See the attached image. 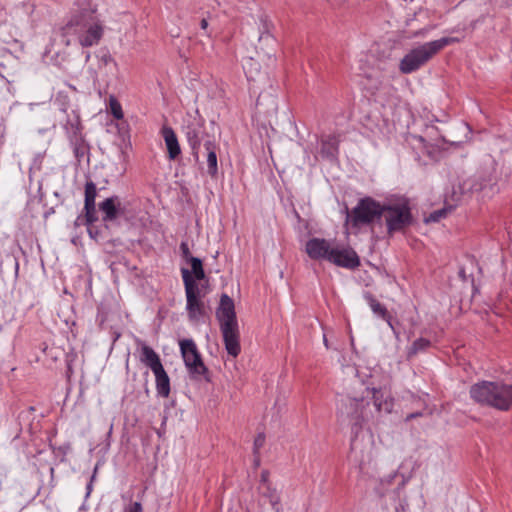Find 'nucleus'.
<instances>
[{
	"label": "nucleus",
	"mask_w": 512,
	"mask_h": 512,
	"mask_svg": "<svg viewBox=\"0 0 512 512\" xmlns=\"http://www.w3.org/2000/svg\"><path fill=\"white\" fill-rule=\"evenodd\" d=\"M368 394L372 395L373 405L379 414H389L392 412L394 402L389 395H385L380 389L375 388L368 391Z\"/></svg>",
	"instance_id": "obj_15"
},
{
	"label": "nucleus",
	"mask_w": 512,
	"mask_h": 512,
	"mask_svg": "<svg viewBox=\"0 0 512 512\" xmlns=\"http://www.w3.org/2000/svg\"><path fill=\"white\" fill-rule=\"evenodd\" d=\"M369 305H370V308L372 309V311L376 315H378L381 318H383L384 320H386L388 322V324L392 327L391 322H390V316H389L388 311L385 308V306H383L379 301H377L374 298L370 299Z\"/></svg>",
	"instance_id": "obj_19"
},
{
	"label": "nucleus",
	"mask_w": 512,
	"mask_h": 512,
	"mask_svg": "<svg viewBox=\"0 0 512 512\" xmlns=\"http://www.w3.org/2000/svg\"><path fill=\"white\" fill-rule=\"evenodd\" d=\"M97 196V188L94 182L88 181L85 184V200L84 205H95Z\"/></svg>",
	"instance_id": "obj_21"
},
{
	"label": "nucleus",
	"mask_w": 512,
	"mask_h": 512,
	"mask_svg": "<svg viewBox=\"0 0 512 512\" xmlns=\"http://www.w3.org/2000/svg\"><path fill=\"white\" fill-rule=\"evenodd\" d=\"M261 489L262 496L269 501L274 512H280L281 498L277 490L272 488L270 484L263 486Z\"/></svg>",
	"instance_id": "obj_18"
},
{
	"label": "nucleus",
	"mask_w": 512,
	"mask_h": 512,
	"mask_svg": "<svg viewBox=\"0 0 512 512\" xmlns=\"http://www.w3.org/2000/svg\"><path fill=\"white\" fill-rule=\"evenodd\" d=\"M200 27H201V29H203V30H207V28H208V21H207V19L203 18V19L200 21Z\"/></svg>",
	"instance_id": "obj_31"
},
{
	"label": "nucleus",
	"mask_w": 512,
	"mask_h": 512,
	"mask_svg": "<svg viewBox=\"0 0 512 512\" xmlns=\"http://www.w3.org/2000/svg\"><path fill=\"white\" fill-rule=\"evenodd\" d=\"M142 505L139 502L131 503L125 510V512H142Z\"/></svg>",
	"instance_id": "obj_29"
},
{
	"label": "nucleus",
	"mask_w": 512,
	"mask_h": 512,
	"mask_svg": "<svg viewBox=\"0 0 512 512\" xmlns=\"http://www.w3.org/2000/svg\"><path fill=\"white\" fill-rule=\"evenodd\" d=\"M181 275L186 295V310L190 320L197 321L205 314V305L202 300V292L199 285L192 277V273L183 268Z\"/></svg>",
	"instance_id": "obj_7"
},
{
	"label": "nucleus",
	"mask_w": 512,
	"mask_h": 512,
	"mask_svg": "<svg viewBox=\"0 0 512 512\" xmlns=\"http://www.w3.org/2000/svg\"><path fill=\"white\" fill-rule=\"evenodd\" d=\"M84 224L85 225H91L95 221H97V215H96V208L95 205H84Z\"/></svg>",
	"instance_id": "obj_26"
},
{
	"label": "nucleus",
	"mask_w": 512,
	"mask_h": 512,
	"mask_svg": "<svg viewBox=\"0 0 512 512\" xmlns=\"http://www.w3.org/2000/svg\"><path fill=\"white\" fill-rule=\"evenodd\" d=\"M457 41V38L454 37H443L438 40L424 43L417 48L412 49L401 59L399 70L404 74L416 71L425 65L443 48Z\"/></svg>",
	"instance_id": "obj_4"
},
{
	"label": "nucleus",
	"mask_w": 512,
	"mask_h": 512,
	"mask_svg": "<svg viewBox=\"0 0 512 512\" xmlns=\"http://www.w3.org/2000/svg\"><path fill=\"white\" fill-rule=\"evenodd\" d=\"M368 401L363 398L346 397L341 400L337 411L340 423L350 426L351 433L356 437L362 431L364 423L368 420Z\"/></svg>",
	"instance_id": "obj_5"
},
{
	"label": "nucleus",
	"mask_w": 512,
	"mask_h": 512,
	"mask_svg": "<svg viewBox=\"0 0 512 512\" xmlns=\"http://www.w3.org/2000/svg\"><path fill=\"white\" fill-rule=\"evenodd\" d=\"M216 316L220 323V329L227 353L232 357H237L241 351L238 323L234 302L228 295L223 294L221 296Z\"/></svg>",
	"instance_id": "obj_3"
},
{
	"label": "nucleus",
	"mask_w": 512,
	"mask_h": 512,
	"mask_svg": "<svg viewBox=\"0 0 512 512\" xmlns=\"http://www.w3.org/2000/svg\"><path fill=\"white\" fill-rule=\"evenodd\" d=\"M104 28V23L97 14L96 5L87 2L71 13L61 31L65 37L76 35L79 44L86 48L99 44L104 35Z\"/></svg>",
	"instance_id": "obj_1"
},
{
	"label": "nucleus",
	"mask_w": 512,
	"mask_h": 512,
	"mask_svg": "<svg viewBox=\"0 0 512 512\" xmlns=\"http://www.w3.org/2000/svg\"><path fill=\"white\" fill-rule=\"evenodd\" d=\"M65 44H66L67 46H68V45H70V40H69V39H67V40L65 41Z\"/></svg>",
	"instance_id": "obj_33"
},
{
	"label": "nucleus",
	"mask_w": 512,
	"mask_h": 512,
	"mask_svg": "<svg viewBox=\"0 0 512 512\" xmlns=\"http://www.w3.org/2000/svg\"><path fill=\"white\" fill-rule=\"evenodd\" d=\"M203 131L196 127H188L186 133L187 142L192 150V154L196 160L199 158V149L202 142Z\"/></svg>",
	"instance_id": "obj_16"
},
{
	"label": "nucleus",
	"mask_w": 512,
	"mask_h": 512,
	"mask_svg": "<svg viewBox=\"0 0 512 512\" xmlns=\"http://www.w3.org/2000/svg\"><path fill=\"white\" fill-rule=\"evenodd\" d=\"M448 210L443 208L432 212L427 218L426 222H439L441 219L446 217Z\"/></svg>",
	"instance_id": "obj_27"
},
{
	"label": "nucleus",
	"mask_w": 512,
	"mask_h": 512,
	"mask_svg": "<svg viewBox=\"0 0 512 512\" xmlns=\"http://www.w3.org/2000/svg\"><path fill=\"white\" fill-rule=\"evenodd\" d=\"M99 209L103 213V221H114L121 213V202L117 196L109 197L99 204Z\"/></svg>",
	"instance_id": "obj_14"
},
{
	"label": "nucleus",
	"mask_w": 512,
	"mask_h": 512,
	"mask_svg": "<svg viewBox=\"0 0 512 512\" xmlns=\"http://www.w3.org/2000/svg\"><path fill=\"white\" fill-rule=\"evenodd\" d=\"M204 146L208 152V155H207L208 174L210 176L214 177L218 172L216 145L214 144L213 141L207 140L204 143Z\"/></svg>",
	"instance_id": "obj_17"
},
{
	"label": "nucleus",
	"mask_w": 512,
	"mask_h": 512,
	"mask_svg": "<svg viewBox=\"0 0 512 512\" xmlns=\"http://www.w3.org/2000/svg\"><path fill=\"white\" fill-rule=\"evenodd\" d=\"M265 444V435L263 433H259L255 439H254V443H253V453H254V456H255V464L258 466L259 465V451L260 449L264 446Z\"/></svg>",
	"instance_id": "obj_25"
},
{
	"label": "nucleus",
	"mask_w": 512,
	"mask_h": 512,
	"mask_svg": "<svg viewBox=\"0 0 512 512\" xmlns=\"http://www.w3.org/2000/svg\"><path fill=\"white\" fill-rule=\"evenodd\" d=\"M333 246L330 241L323 238H312L307 241L305 251L313 260H326L329 262Z\"/></svg>",
	"instance_id": "obj_12"
},
{
	"label": "nucleus",
	"mask_w": 512,
	"mask_h": 512,
	"mask_svg": "<svg viewBox=\"0 0 512 512\" xmlns=\"http://www.w3.org/2000/svg\"><path fill=\"white\" fill-rule=\"evenodd\" d=\"M383 215V206L370 197L360 199L348 214V221L353 227L371 224Z\"/></svg>",
	"instance_id": "obj_8"
},
{
	"label": "nucleus",
	"mask_w": 512,
	"mask_h": 512,
	"mask_svg": "<svg viewBox=\"0 0 512 512\" xmlns=\"http://www.w3.org/2000/svg\"><path fill=\"white\" fill-rule=\"evenodd\" d=\"M267 476H268L267 472H263L262 475H261V480H262V482L264 484L263 486L268 484L267 483Z\"/></svg>",
	"instance_id": "obj_32"
},
{
	"label": "nucleus",
	"mask_w": 512,
	"mask_h": 512,
	"mask_svg": "<svg viewBox=\"0 0 512 512\" xmlns=\"http://www.w3.org/2000/svg\"><path fill=\"white\" fill-rule=\"evenodd\" d=\"M192 277L194 280H203L205 278V272L203 269L202 261L199 258H191Z\"/></svg>",
	"instance_id": "obj_23"
},
{
	"label": "nucleus",
	"mask_w": 512,
	"mask_h": 512,
	"mask_svg": "<svg viewBox=\"0 0 512 512\" xmlns=\"http://www.w3.org/2000/svg\"><path fill=\"white\" fill-rule=\"evenodd\" d=\"M329 262L347 269H355L360 265L357 253L350 247L333 246Z\"/></svg>",
	"instance_id": "obj_11"
},
{
	"label": "nucleus",
	"mask_w": 512,
	"mask_h": 512,
	"mask_svg": "<svg viewBox=\"0 0 512 512\" xmlns=\"http://www.w3.org/2000/svg\"><path fill=\"white\" fill-rule=\"evenodd\" d=\"M140 360L149 367L155 375L157 394L167 398L170 394V378L166 373L159 355L148 345H142Z\"/></svg>",
	"instance_id": "obj_6"
},
{
	"label": "nucleus",
	"mask_w": 512,
	"mask_h": 512,
	"mask_svg": "<svg viewBox=\"0 0 512 512\" xmlns=\"http://www.w3.org/2000/svg\"><path fill=\"white\" fill-rule=\"evenodd\" d=\"M180 351L185 366L193 377L203 376L207 372L201 355L192 339H183L179 342Z\"/></svg>",
	"instance_id": "obj_10"
},
{
	"label": "nucleus",
	"mask_w": 512,
	"mask_h": 512,
	"mask_svg": "<svg viewBox=\"0 0 512 512\" xmlns=\"http://www.w3.org/2000/svg\"><path fill=\"white\" fill-rule=\"evenodd\" d=\"M180 252H181V255H182V258L184 260H186L187 262H191V258H194L192 255H191V252H190V249H189V246L186 242H182L180 244Z\"/></svg>",
	"instance_id": "obj_28"
},
{
	"label": "nucleus",
	"mask_w": 512,
	"mask_h": 512,
	"mask_svg": "<svg viewBox=\"0 0 512 512\" xmlns=\"http://www.w3.org/2000/svg\"><path fill=\"white\" fill-rule=\"evenodd\" d=\"M470 395L476 402L500 411L512 408V384L483 381L471 387Z\"/></svg>",
	"instance_id": "obj_2"
},
{
	"label": "nucleus",
	"mask_w": 512,
	"mask_h": 512,
	"mask_svg": "<svg viewBox=\"0 0 512 512\" xmlns=\"http://www.w3.org/2000/svg\"><path fill=\"white\" fill-rule=\"evenodd\" d=\"M260 21L263 24L264 32L268 33L269 32V21H268V18L266 16H263V17L260 18Z\"/></svg>",
	"instance_id": "obj_30"
},
{
	"label": "nucleus",
	"mask_w": 512,
	"mask_h": 512,
	"mask_svg": "<svg viewBox=\"0 0 512 512\" xmlns=\"http://www.w3.org/2000/svg\"><path fill=\"white\" fill-rule=\"evenodd\" d=\"M88 232H89L90 236H92V237H93V235H92V230H91L90 228L88 229Z\"/></svg>",
	"instance_id": "obj_34"
},
{
	"label": "nucleus",
	"mask_w": 512,
	"mask_h": 512,
	"mask_svg": "<svg viewBox=\"0 0 512 512\" xmlns=\"http://www.w3.org/2000/svg\"><path fill=\"white\" fill-rule=\"evenodd\" d=\"M383 215L389 234L403 230L412 221L410 207L407 202L383 206Z\"/></svg>",
	"instance_id": "obj_9"
},
{
	"label": "nucleus",
	"mask_w": 512,
	"mask_h": 512,
	"mask_svg": "<svg viewBox=\"0 0 512 512\" xmlns=\"http://www.w3.org/2000/svg\"><path fill=\"white\" fill-rule=\"evenodd\" d=\"M109 110L113 117L117 120H121L124 117L122 106L117 98L113 95L109 97Z\"/></svg>",
	"instance_id": "obj_22"
},
{
	"label": "nucleus",
	"mask_w": 512,
	"mask_h": 512,
	"mask_svg": "<svg viewBox=\"0 0 512 512\" xmlns=\"http://www.w3.org/2000/svg\"><path fill=\"white\" fill-rule=\"evenodd\" d=\"M161 135L167 148L168 158L170 160L177 159L181 154V147L175 131L172 127L164 125L161 128Z\"/></svg>",
	"instance_id": "obj_13"
},
{
	"label": "nucleus",
	"mask_w": 512,
	"mask_h": 512,
	"mask_svg": "<svg viewBox=\"0 0 512 512\" xmlns=\"http://www.w3.org/2000/svg\"><path fill=\"white\" fill-rule=\"evenodd\" d=\"M337 150V141L333 136L322 140L321 152L326 156H334Z\"/></svg>",
	"instance_id": "obj_20"
},
{
	"label": "nucleus",
	"mask_w": 512,
	"mask_h": 512,
	"mask_svg": "<svg viewBox=\"0 0 512 512\" xmlns=\"http://www.w3.org/2000/svg\"><path fill=\"white\" fill-rule=\"evenodd\" d=\"M430 346V341L424 338L417 339L413 342L410 350L409 356L417 354L420 351L426 350Z\"/></svg>",
	"instance_id": "obj_24"
}]
</instances>
